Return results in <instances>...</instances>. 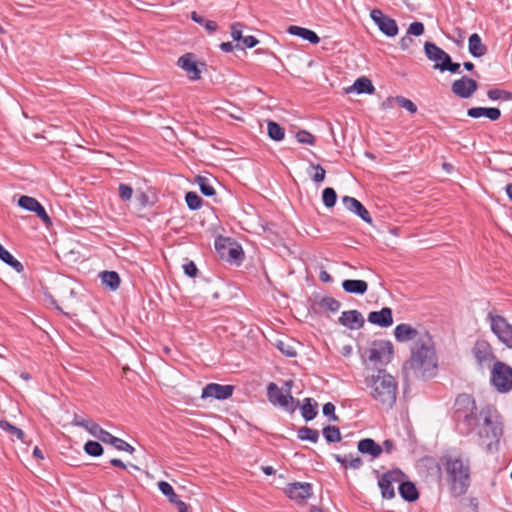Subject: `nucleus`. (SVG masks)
Segmentation results:
<instances>
[{"instance_id": "obj_34", "label": "nucleus", "mask_w": 512, "mask_h": 512, "mask_svg": "<svg viewBox=\"0 0 512 512\" xmlns=\"http://www.w3.org/2000/svg\"><path fill=\"white\" fill-rule=\"evenodd\" d=\"M1 260L6 265L10 266L18 274H22L25 270L24 265L3 246L1 249Z\"/></svg>"}, {"instance_id": "obj_19", "label": "nucleus", "mask_w": 512, "mask_h": 512, "mask_svg": "<svg viewBox=\"0 0 512 512\" xmlns=\"http://www.w3.org/2000/svg\"><path fill=\"white\" fill-rule=\"evenodd\" d=\"M342 202L347 210L353 212L357 216H359L364 222L371 224L372 218L370 216L369 211L364 207V205L354 197L344 196L342 198Z\"/></svg>"}, {"instance_id": "obj_46", "label": "nucleus", "mask_w": 512, "mask_h": 512, "mask_svg": "<svg viewBox=\"0 0 512 512\" xmlns=\"http://www.w3.org/2000/svg\"><path fill=\"white\" fill-rule=\"evenodd\" d=\"M322 200L325 207H334L337 201L336 191L331 187L324 188V190L322 191Z\"/></svg>"}, {"instance_id": "obj_43", "label": "nucleus", "mask_w": 512, "mask_h": 512, "mask_svg": "<svg viewBox=\"0 0 512 512\" xmlns=\"http://www.w3.org/2000/svg\"><path fill=\"white\" fill-rule=\"evenodd\" d=\"M487 96L492 101H511L512 100V92L499 89V88H493L488 90Z\"/></svg>"}, {"instance_id": "obj_59", "label": "nucleus", "mask_w": 512, "mask_h": 512, "mask_svg": "<svg viewBox=\"0 0 512 512\" xmlns=\"http://www.w3.org/2000/svg\"><path fill=\"white\" fill-rule=\"evenodd\" d=\"M413 39L407 34L406 36L402 37L399 41L400 48L402 50H407L410 45L412 44Z\"/></svg>"}, {"instance_id": "obj_54", "label": "nucleus", "mask_w": 512, "mask_h": 512, "mask_svg": "<svg viewBox=\"0 0 512 512\" xmlns=\"http://www.w3.org/2000/svg\"><path fill=\"white\" fill-rule=\"evenodd\" d=\"M425 27L422 22L415 21L409 25L407 34L412 36H421L424 33Z\"/></svg>"}, {"instance_id": "obj_27", "label": "nucleus", "mask_w": 512, "mask_h": 512, "mask_svg": "<svg viewBox=\"0 0 512 512\" xmlns=\"http://www.w3.org/2000/svg\"><path fill=\"white\" fill-rule=\"evenodd\" d=\"M287 32L291 35L298 36L304 40H307L311 44H318L320 42V37L317 35V33L308 28L291 25L288 27Z\"/></svg>"}, {"instance_id": "obj_49", "label": "nucleus", "mask_w": 512, "mask_h": 512, "mask_svg": "<svg viewBox=\"0 0 512 512\" xmlns=\"http://www.w3.org/2000/svg\"><path fill=\"white\" fill-rule=\"evenodd\" d=\"M296 139L299 143L314 145L316 142V138L313 134L306 130H300L296 133Z\"/></svg>"}, {"instance_id": "obj_23", "label": "nucleus", "mask_w": 512, "mask_h": 512, "mask_svg": "<svg viewBox=\"0 0 512 512\" xmlns=\"http://www.w3.org/2000/svg\"><path fill=\"white\" fill-rule=\"evenodd\" d=\"M471 118L487 117L491 121H497L501 117V111L496 107H471L467 110Z\"/></svg>"}, {"instance_id": "obj_47", "label": "nucleus", "mask_w": 512, "mask_h": 512, "mask_svg": "<svg viewBox=\"0 0 512 512\" xmlns=\"http://www.w3.org/2000/svg\"><path fill=\"white\" fill-rule=\"evenodd\" d=\"M395 99L396 104H398L401 108L406 109L409 113L414 114L417 112V105L410 99L404 96H396Z\"/></svg>"}, {"instance_id": "obj_45", "label": "nucleus", "mask_w": 512, "mask_h": 512, "mask_svg": "<svg viewBox=\"0 0 512 512\" xmlns=\"http://www.w3.org/2000/svg\"><path fill=\"white\" fill-rule=\"evenodd\" d=\"M84 451L89 456L99 457L103 454L104 449H103V446L99 442L89 440L84 444Z\"/></svg>"}, {"instance_id": "obj_7", "label": "nucleus", "mask_w": 512, "mask_h": 512, "mask_svg": "<svg viewBox=\"0 0 512 512\" xmlns=\"http://www.w3.org/2000/svg\"><path fill=\"white\" fill-rule=\"evenodd\" d=\"M267 398L272 405L279 406L290 413L299 406V400L295 399L290 391L284 394L274 382H270L267 386Z\"/></svg>"}, {"instance_id": "obj_40", "label": "nucleus", "mask_w": 512, "mask_h": 512, "mask_svg": "<svg viewBox=\"0 0 512 512\" xmlns=\"http://www.w3.org/2000/svg\"><path fill=\"white\" fill-rule=\"evenodd\" d=\"M191 19L199 24L205 27V29L210 33H214L218 29V24L215 21L207 20L203 16L199 15L197 12L193 11L191 13Z\"/></svg>"}, {"instance_id": "obj_1", "label": "nucleus", "mask_w": 512, "mask_h": 512, "mask_svg": "<svg viewBox=\"0 0 512 512\" xmlns=\"http://www.w3.org/2000/svg\"><path fill=\"white\" fill-rule=\"evenodd\" d=\"M453 419L461 435L468 436L476 431L478 444L486 452L498 451L503 436V422L493 405L487 404L478 410L472 395L459 394L454 402Z\"/></svg>"}, {"instance_id": "obj_24", "label": "nucleus", "mask_w": 512, "mask_h": 512, "mask_svg": "<svg viewBox=\"0 0 512 512\" xmlns=\"http://www.w3.org/2000/svg\"><path fill=\"white\" fill-rule=\"evenodd\" d=\"M357 448L361 454L370 455L373 459L378 458L382 453V446L372 438L361 439Z\"/></svg>"}, {"instance_id": "obj_58", "label": "nucleus", "mask_w": 512, "mask_h": 512, "mask_svg": "<svg viewBox=\"0 0 512 512\" xmlns=\"http://www.w3.org/2000/svg\"><path fill=\"white\" fill-rule=\"evenodd\" d=\"M277 347L286 356H289V357L296 356V351L290 346L285 347L283 342H279Z\"/></svg>"}, {"instance_id": "obj_53", "label": "nucleus", "mask_w": 512, "mask_h": 512, "mask_svg": "<svg viewBox=\"0 0 512 512\" xmlns=\"http://www.w3.org/2000/svg\"><path fill=\"white\" fill-rule=\"evenodd\" d=\"M323 415L328 417L331 421L338 422L339 417L335 414V405L331 402H327L322 408Z\"/></svg>"}, {"instance_id": "obj_14", "label": "nucleus", "mask_w": 512, "mask_h": 512, "mask_svg": "<svg viewBox=\"0 0 512 512\" xmlns=\"http://www.w3.org/2000/svg\"><path fill=\"white\" fill-rule=\"evenodd\" d=\"M477 89V81L468 76H462L460 79L455 80L451 86L452 92L463 99L470 98Z\"/></svg>"}, {"instance_id": "obj_55", "label": "nucleus", "mask_w": 512, "mask_h": 512, "mask_svg": "<svg viewBox=\"0 0 512 512\" xmlns=\"http://www.w3.org/2000/svg\"><path fill=\"white\" fill-rule=\"evenodd\" d=\"M242 28L243 25L239 22L233 23L231 25V37L236 42H241L243 35H242Z\"/></svg>"}, {"instance_id": "obj_4", "label": "nucleus", "mask_w": 512, "mask_h": 512, "mask_svg": "<svg viewBox=\"0 0 512 512\" xmlns=\"http://www.w3.org/2000/svg\"><path fill=\"white\" fill-rule=\"evenodd\" d=\"M371 397L385 408H392L397 399L398 384L393 376L379 369L376 375L366 379Z\"/></svg>"}, {"instance_id": "obj_3", "label": "nucleus", "mask_w": 512, "mask_h": 512, "mask_svg": "<svg viewBox=\"0 0 512 512\" xmlns=\"http://www.w3.org/2000/svg\"><path fill=\"white\" fill-rule=\"evenodd\" d=\"M440 464L445 472L446 481L452 496L460 497L468 491L471 484V463L462 455L444 454Z\"/></svg>"}, {"instance_id": "obj_33", "label": "nucleus", "mask_w": 512, "mask_h": 512, "mask_svg": "<svg viewBox=\"0 0 512 512\" xmlns=\"http://www.w3.org/2000/svg\"><path fill=\"white\" fill-rule=\"evenodd\" d=\"M317 402L312 398H305L301 406V415L305 421H311L317 416Z\"/></svg>"}, {"instance_id": "obj_56", "label": "nucleus", "mask_w": 512, "mask_h": 512, "mask_svg": "<svg viewBox=\"0 0 512 512\" xmlns=\"http://www.w3.org/2000/svg\"><path fill=\"white\" fill-rule=\"evenodd\" d=\"M183 270L184 273L190 278H195L198 273V268L193 261H188L187 263H185L183 265Z\"/></svg>"}, {"instance_id": "obj_51", "label": "nucleus", "mask_w": 512, "mask_h": 512, "mask_svg": "<svg viewBox=\"0 0 512 512\" xmlns=\"http://www.w3.org/2000/svg\"><path fill=\"white\" fill-rule=\"evenodd\" d=\"M118 191H119V197L123 201L131 200L132 195H133V188L130 185L124 184V183H120L119 187H118Z\"/></svg>"}, {"instance_id": "obj_6", "label": "nucleus", "mask_w": 512, "mask_h": 512, "mask_svg": "<svg viewBox=\"0 0 512 512\" xmlns=\"http://www.w3.org/2000/svg\"><path fill=\"white\" fill-rule=\"evenodd\" d=\"M214 245L220 259L237 264L243 261L244 252L242 247L230 237L218 236Z\"/></svg>"}, {"instance_id": "obj_10", "label": "nucleus", "mask_w": 512, "mask_h": 512, "mask_svg": "<svg viewBox=\"0 0 512 512\" xmlns=\"http://www.w3.org/2000/svg\"><path fill=\"white\" fill-rule=\"evenodd\" d=\"M491 330L497 336L499 341L508 348H512V325L500 315L492 316L489 314Z\"/></svg>"}, {"instance_id": "obj_44", "label": "nucleus", "mask_w": 512, "mask_h": 512, "mask_svg": "<svg viewBox=\"0 0 512 512\" xmlns=\"http://www.w3.org/2000/svg\"><path fill=\"white\" fill-rule=\"evenodd\" d=\"M185 202L188 208L196 211L202 207L203 199L194 191H189L185 194Z\"/></svg>"}, {"instance_id": "obj_31", "label": "nucleus", "mask_w": 512, "mask_h": 512, "mask_svg": "<svg viewBox=\"0 0 512 512\" xmlns=\"http://www.w3.org/2000/svg\"><path fill=\"white\" fill-rule=\"evenodd\" d=\"M332 457L336 462L341 464L344 469H360L363 466V460L358 455L353 456V454H349L347 456H341L339 454H332Z\"/></svg>"}, {"instance_id": "obj_63", "label": "nucleus", "mask_w": 512, "mask_h": 512, "mask_svg": "<svg viewBox=\"0 0 512 512\" xmlns=\"http://www.w3.org/2000/svg\"><path fill=\"white\" fill-rule=\"evenodd\" d=\"M393 449H394V442L390 439H386L382 445V452L385 451L387 453H390V452H392Z\"/></svg>"}, {"instance_id": "obj_32", "label": "nucleus", "mask_w": 512, "mask_h": 512, "mask_svg": "<svg viewBox=\"0 0 512 512\" xmlns=\"http://www.w3.org/2000/svg\"><path fill=\"white\" fill-rule=\"evenodd\" d=\"M102 284L111 291H115L120 286V276L116 271H103L100 273Z\"/></svg>"}, {"instance_id": "obj_35", "label": "nucleus", "mask_w": 512, "mask_h": 512, "mask_svg": "<svg viewBox=\"0 0 512 512\" xmlns=\"http://www.w3.org/2000/svg\"><path fill=\"white\" fill-rule=\"evenodd\" d=\"M2 430L5 431L10 438L14 441L15 439L20 440L21 442L25 443V433L22 429L19 427L11 424L6 419L2 418Z\"/></svg>"}, {"instance_id": "obj_20", "label": "nucleus", "mask_w": 512, "mask_h": 512, "mask_svg": "<svg viewBox=\"0 0 512 512\" xmlns=\"http://www.w3.org/2000/svg\"><path fill=\"white\" fill-rule=\"evenodd\" d=\"M158 488L163 495H165L169 502L177 508L178 512H187L188 505L179 499L178 495L175 493L172 485L167 481H159Z\"/></svg>"}, {"instance_id": "obj_22", "label": "nucleus", "mask_w": 512, "mask_h": 512, "mask_svg": "<svg viewBox=\"0 0 512 512\" xmlns=\"http://www.w3.org/2000/svg\"><path fill=\"white\" fill-rule=\"evenodd\" d=\"M398 492L401 498L406 502H415L419 499V491L412 481L402 478L398 482Z\"/></svg>"}, {"instance_id": "obj_52", "label": "nucleus", "mask_w": 512, "mask_h": 512, "mask_svg": "<svg viewBox=\"0 0 512 512\" xmlns=\"http://www.w3.org/2000/svg\"><path fill=\"white\" fill-rule=\"evenodd\" d=\"M136 201L140 208H145L147 206H153L155 201L150 198V196L145 192H138L136 195Z\"/></svg>"}, {"instance_id": "obj_38", "label": "nucleus", "mask_w": 512, "mask_h": 512, "mask_svg": "<svg viewBox=\"0 0 512 512\" xmlns=\"http://www.w3.org/2000/svg\"><path fill=\"white\" fill-rule=\"evenodd\" d=\"M298 439L316 443L319 440V431L308 426H303L297 431Z\"/></svg>"}, {"instance_id": "obj_29", "label": "nucleus", "mask_w": 512, "mask_h": 512, "mask_svg": "<svg viewBox=\"0 0 512 512\" xmlns=\"http://www.w3.org/2000/svg\"><path fill=\"white\" fill-rule=\"evenodd\" d=\"M346 93L356 92L357 94H372L375 88L370 79L360 77L355 80L352 86L345 89Z\"/></svg>"}, {"instance_id": "obj_16", "label": "nucleus", "mask_w": 512, "mask_h": 512, "mask_svg": "<svg viewBox=\"0 0 512 512\" xmlns=\"http://www.w3.org/2000/svg\"><path fill=\"white\" fill-rule=\"evenodd\" d=\"M177 65L187 73L190 80L196 81L201 78V70L199 69V64L195 60V55L193 53H186L182 55L178 59Z\"/></svg>"}, {"instance_id": "obj_17", "label": "nucleus", "mask_w": 512, "mask_h": 512, "mask_svg": "<svg viewBox=\"0 0 512 512\" xmlns=\"http://www.w3.org/2000/svg\"><path fill=\"white\" fill-rule=\"evenodd\" d=\"M367 320L382 328L390 327L393 324V311L390 307H383L380 311H371Z\"/></svg>"}, {"instance_id": "obj_5", "label": "nucleus", "mask_w": 512, "mask_h": 512, "mask_svg": "<svg viewBox=\"0 0 512 512\" xmlns=\"http://www.w3.org/2000/svg\"><path fill=\"white\" fill-rule=\"evenodd\" d=\"M80 424L83 425V428L86 431H88L93 437L97 438L101 442L110 444L115 449L128 452L129 454H133L135 452V448L133 446H131L125 440L113 436L110 432L103 429L96 422H85Z\"/></svg>"}, {"instance_id": "obj_18", "label": "nucleus", "mask_w": 512, "mask_h": 512, "mask_svg": "<svg viewBox=\"0 0 512 512\" xmlns=\"http://www.w3.org/2000/svg\"><path fill=\"white\" fill-rule=\"evenodd\" d=\"M339 324L347 327L351 330L361 329L365 320L362 314L358 310H349L342 312V315L338 319Z\"/></svg>"}, {"instance_id": "obj_61", "label": "nucleus", "mask_w": 512, "mask_h": 512, "mask_svg": "<svg viewBox=\"0 0 512 512\" xmlns=\"http://www.w3.org/2000/svg\"><path fill=\"white\" fill-rule=\"evenodd\" d=\"M394 103H396L395 97H388L382 102L381 107L384 110L391 109L393 108Z\"/></svg>"}, {"instance_id": "obj_36", "label": "nucleus", "mask_w": 512, "mask_h": 512, "mask_svg": "<svg viewBox=\"0 0 512 512\" xmlns=\"http://www.w3.org/2000/svg\"><path fill=\"white\" fill-rule=\"evenodd\" d=\"M268 137L276 142L282 141L285 137V129L275 121H268L267 123Z\"/></svg>"}, {"instance_id": "obj_48", "label": "nucleus", "mask_w": 512, "mask_h": 512, "mask_svg": "<svg viewBox=\"0 0 512 512\" xmlns=\"http://www.w3.org/2000/svg\"><path fill=\"white\" fill-rule=\"evenodd\" d=\"M310 168L313 169L315 172L313 175H311V179L315 182V183H321L324 181L325 179V176H326V171L325 169L320 165V164H314V163H310Z\"/></svg>"}, {"instance_id": "obj_11", "label": "nucleus", "mask_w": 512, "mask_h": 512, "mask_svg": "<svg viewBox=\"0 0 512 512\" xmlns=\"http://www.w3.org/2000/svg\"><path fill=\"white\" fill-rule=\"evenodd\" d=\"M393 355V344L389 340H379L368 350V359L374 363L386 364Z\"/></svg>"}, {"instance_id": "obj_30", "label": "nucleus", "mask_w": 512, "mask_h": 512, "mask_svg": "<svg viewBox=\"0 0 512 512\" xmlns=\"http://www.w3.org/2000/svg\"><path fill=\"white\" fill-rule=\"evenodd\" d=\"M468 50L475 58H480L487 53V47L482 43L481 37L477 33L470 35L468 39Z\"/></svg>"}, {"instance_id": "obj_42", "label": "nucleus", "mask_w": 512, "mask_h": 512, "mask_svg": "<svg viewBox=\"0 0 512 512\" xmlns=\"http://www.w3.org/2000/svg\"><path fill=\"white\" fill-rule=\"evenodd\" d=\"M17 204L20 208L33 212L41 203L34 197L21 195Z\"/></svg>"}, {"instance_id": "obj_26", "label": "nucleus", "mask_w": 512, "mask_h": 512, "mask_svg": "<svg viewBox=\"0 0 512 512\" xmlns=\"http://www.w3.org/2000/svg\"><path fill=\"white\" fill-rule=\"evenodd\" d=\"M316 307L321 311H329L335 313L340 309L341 303L331 296H325L321 298L315 297L314 303L312 305V309L315 312H317Z\"/></svg>"}, {"instance_id": "obj_9", "label": "nucleus", "mask_w": 512, "mask_h": 512, "mask_svg": "<svg viewBox=\"0 0 512 512\" xmlns=\"http://www.w3.org/2000/svg\"><path fill=\"white\" fill-rule=\"evenodd\" d=\"M402 478H406V474L399 468L383 473L378 479V486L382 498L388 500L393 499L395 497L394 484H398Z\"/></svg>"}, {"instance_id": "obj_57", "label": "nucleus", "mask_w": 512, "mask_h": 512, "mask_svg": "<svg viewBox=\"0 0 512 512\" xmlns=\"http://www.w3.org/2000/svg\"><path fill=\"white\" fill-rule=\"evenodd\" d=\"M241 42H242V46H240L239 48L244 49V48L255 47L259 43V40L256 37L249 35V36H243Z\"/></svg>"}, {"instance_id": "obj_60", "label": "nucleus", "mask_w": 512, "mask_h": 512, "mask_svg": "<svg viewBox=\"0 0 512 512\" xmlns=\"http://www.w3.org/2000/svg\"><path fill=\"white\" fill-rule=\"evenodd\" d=\"M238 47H240L239 44L234 46L231 42H223L220 44V49L225 53L232 52L234 48H238Z\"/></svg>"}, {"instance_id": "obj_13", "label": "nucleus", "mask_w": 512, "mask_h": 512, "mask_svg": "<svg viewBox=\"0 0 512 512\" xmlns=\"http://www.w3.org/2000/svg\"><path fill=\"white\" fill-rule=\"evenodd\" d=\"M234 389L235 387L233 385L209 383L202 389L201 398H214L216 400H226L232 396Z\"/></svg>"}, {"instance_id": "obj_41", "label": "nucleus", "mask_w": 512, "mask_h": 512, "mask_svg": "<svg viewBox=\"0 0 512 512\" xmlns=\"http://www.w3.org/2000/svg\"><path fill=\"white\" fill-rule=\"evenodd\" d=\"M434 69L439 70L441 72L448 71L452 74L461 73L460 64L457 62H453L450 55L447 56L445 62L439 63L438 65H434Z\"/></svg>"}, {"instance_id": "obj_37", "label": "nucleus", "mask_w": 512, "mask_h": 512, "mask_svg": "<svg viewBox=\"0 0 512 512\" xmlns=\"http://www.w3.org/2000/svg\"><path fill=\"white\" fill-rule=\"evenodd\" d=\"M195 183L198 184L199 189L204 196L212 197L216 195V191L208 177L197 175L195 178Z\"/></svg>"}, {"instance_id": "obj_28", "label": "nucleus", "mask_w": 512, "mask_h": 512, "mask_svg": "<svg viewBox=\"0 0 512 512\" xmlns=\"http://www.w3.org/2000/svg\"><path fill=\"white\" fill-rule=\"evenodd\" d=\"M342 288L346 293L363 295L368 290V283L359 279H346L342 282Z\"/></svg>"}, {"instance_id": "obj_12", "label": "nucleus", "mask_w": 512, "mask_h": 512, "mask_svg": "<svg viewBox=\"0 0 512 512\" xmlns=\"http://www.w3.org/2000/svg\"><path fill=\"white\" fill-rule=\"evenodd\" d=\"M370 17L384 35L395 37L398 34L399 29L396 21L385 15L380 9H373L370 12Z\"/></svg>"}, {"instance_id": "obj_50", "label": "nucleus", "mask_w": 512, "mask_h": 512, "mask_svg": "<svg viewBox=\"0 0 512 512\" xmlns=\"http://www.w3.org/2000/svg\"><path fill=\"white\" fill-rule=\"evenodd\" d=\"M33 212L41 219L46 227L52 226V220L42 204H40Z\"/></svg>"}, {"instance_id": "obj_64", "label": "nucleus", "mask_w": 512, "mask_h": 512, "mask_svg": "<svg viewBox=\"0 0 512 512\" xmlns=\"http://www.w3.org/2000/svg\"><path fill=\"white\" fill-rule=\"evenodd\" d=\"M110 464L114 467H118V468H121V469H125L126 468V465L125 463L118 459V458H113L110 460Z\"/></svg>"}, {"instance_id": "obj_2", "label": "nucleus", "mask_w": 512, "mask_h": 512, "mask_svg": "<svg viewBox=\"0 0 512 512\" xmlns=\"http://www.w3.org/2000/svg\"><path fill=\"white\" fill-rule=\"evenodd\" d=\"M397 342L413 341L411 356L404 363V370L411 371L414 377L422 380L431 379L437 372V356L432 337L426 330H417L410 324L401 323L394 329Z\"/></svg>"}, {"instance_id": "obj_25", "label": "nucleus", "mask_w": 512, "mask_h": 512, "mask_svg": "<svg viewBox=\"0 0 512 512\" xmlns=\"http://www.w3.org/2000/svg\"><path fill=\"white\" fill-rule=\"evenodd\" d=\"M424 52L426 57L435 62L434 65H438L439 63L445 62L447 56L449 55L443 49L438 47L435 43L427 41L424 44Z\"/></svg>"}, {"instance_id": "obj_15", "label": "nucleus", "mask_w": 512, "mask_h": 512, "mask_svg": "<svg viewBox=\"0 0 512 512\" xmlns=\"http://www.w3.org/2000/svg\"><path fill=\"white\" fill-rule=\"evenodd\" d=\"M287 496L298 503L306 501L312 496V485L308 482H294L285 489Z\"/></svg>"}, {"instance_id": "obj_21", "label": "nucleus", "mask_w": 512, "mask_h": 512, "mask_svg": "<svg viewBox=\"0 0 512 512\" xmlns=\"http://www.w3.org/2000/svg\"><path fill=\"white\" fill-rule=\"evenodd\" d=\"M472 351L477 363L481 366L495 358L489 343L484 340L477 341Z\"/></svg>"}, {"instance_id": "obj_39", "label": "nucleus", "mask_w": 512, "mask_h": 512, "mask_svg": "<svg viewBox=\"0 0 512 512\" xmlns=\"http://www.w3.org/2000/svg\"><path fill=\"white\" fill-rule=\"evenodd\" d=\"M322 434L328 443L340 442L342 439L340 429L337 426L328 425L324 427Z\"/></svg>"}, {"instance_id": "obj_8", "label": "nucleus", "mask_w": 512, "mask_h": 512, "mask_svg": "<svg viewBox=\"0 0 512 512\" xmlns=\"http://www.w3.org/2000/svg\"><path fill=\"white\" fill-rule=\"evenodd\" d=\"M491 383L500 393L511 391L512 368L501 361H496L491 371Z\"/></svg>"}, {"instance_id": "obj_62", "label": "nucleus", "mask_w": 512, "mask_h": 512, "mask_svg": "<svg viewBox=\"0 0 512 512\" xmlns=\"http://www.w3.org/2000/svg\"><path fill=\"white\" fill-rule=\"evenodd\" d=\"M319 279H320V281H322L324 283H330V282L333 281L332 276L326 270H321L320 271Z\"/></svg>"}]
</instances>
